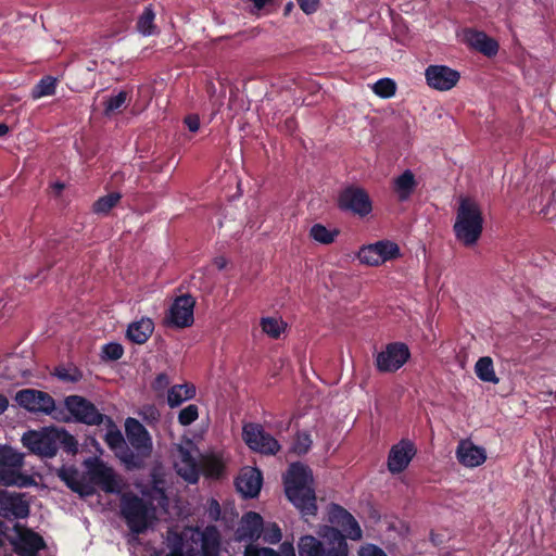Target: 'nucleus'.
Wrapping results in <instances>:
<instances>
[{
  "instance_id": "1",
  "label": "nucleus",
  "mask_w": 556,
  "mask_h": 556,
  "mask_svg": "<svg viewBox=\"0 0 556 556\" xmlns=\"http://www.w3.org/2000/svg\"><path fill=\"white\" fill-rule=\"evenodd\" d=\"M328 520L332 525L319 529L320 540L304 535L298 543L299 556H349L346 539L359 541L363 531L357 520L343 507L331 504Z\"/></svg>"
},
{
  "instance_id": "2",
  "label": "nucleus",
  "mask_w": 556,
  "mask_h": 556,
  "mask_svg": "<svg viewBox=\"0 0 556 556\" xmlns=\"http://www.w3.org/2000/svg\"><path fill=\"white\" fill-rule=\"evenodd\" d=\"M84 466L90 482H86L74 467H62L58 476L71 490L81 496L93 494L94 485L100 486L106 493L121 492L123 488L122 479L103 460L91 457L84 462Z\"/></svg>"
},
{
  "instance_id": "3",
  "label": "nucleus",
  "mask_w": 556,
  "mask_h": 556,
  "mask_svg": "<svg viewBox=\"0 0 556 556\" xmlns=\"http://www.w3.org/2000/svg\"><path fill=\"white\" fill-rule=\"evenodd\" d=\"M219 541V532L214 526H207L203 531L197 528H186L181 533L168 531L170 552L166 556H218Z\"/></svg>"
},
{
  "instance_id": "4",
  "label": "nucleus",
  "mask_w": 556,
  "mask_h": 556,
  "mask_svg": "<svg viewBox=\"0 0 556 556\" xmlns=\"http://www.w3.org/2000/svg\"><path fill=\"white\" fill-rule=\"evenodd\" d=\"M200 456L198 447L191 441L180 444L177 448L175 469L178 476L189 483L198 482L201 467L204 473L212 478H218L223 472L224 459L219 454L212 453L202 457L201 465Z\"/></svg>"
},
{
  "instance_id": "5",
  "label": "nucleus",
  "mask_w": 556,
  "mask_h": 556,
  "mask_svg": "<svg viewBox=\"0 0 556 556\" xmlns=\"http://www.w3.org/2000/svg\"><path fill=\"white\" fill-rule=\"evenodd\" d=\"M313 484V475L308 467L292 464L285 476V490L289 501L304 516L315 515L317 510L316 496Z\"/></svg>"
},
{
  "instance_id": "6",
  "label": "nucleus",
  "mask_w": 556,
  "mask_h": 556,
  "mask_svg": "<svg viewBox=\"0 0 556 556\" xmlns=\"http://www.w3.org/2000/svg\"><path fill=\"white\" fill-rule=\"evenodd\" d=\"M456 239L466 247H472L481 237L483 216L479 204L468 197H460L453 226Z\"/></svg>"
},
{
  "instance_id": "7",
  "label": "nucleus",
  "mask_w": 556,
  "mask_h": 556,
  "mask_svg": "<svg viewBox=\"0 0 556 556\" xmlns=\"http://www.w3.org/2000/svg\"><path fill=\"white\" fill-rule=\"evenodd\" d=\"M24 454L0 445V484L27 488L36 484L35 478L23 470Z\"/></svg>"
},
{
  "instance_id": "8",
  "label": "nucleus",
  "mask_w": 556,
  "mask_h": 556,
  "mask_svg": "<svg viewBox=\"0 0 556 556\" xmlns=\"http://www.w3.org/2000/svg\"><path fill=\"white\" fill-rule=\"evenodd\" d=\"M16 403L34 414H43L60 421H66L64 413L56 408L54 399L47 392L36 389H23L15 394Z\"/></svg>"
},
{
  "instance_id": "9",
  "label": "nucleus",
  "mask_w": 556,
  "mask_h": 556,
  "mask_svg": "<svg viewBox=\"0 0 556 556\" xmlns=\"http://www.w3.org/2000/svg\"><path fill=\"white\" fill-rule=\"evenodd\" d=\"M121 509L127 526L136 533L143 532L155 519L154 507L138 496H124Z\"/></svg>"
},
{
  "instance_id": "10",
  "label": "nucleus",
  "mask_w": 556,
  "mask_h": 556,
  "mask_svg": "<svg viewBox=\"0 0 556 556\" xmlns=\"http://www.w3.org/2000/svg\"><path fill=\"white\" fill-rule=\"evenodd\" d=\"M64 405L72 417L89 426H99L106 421L111 424V418L101 414L98 408L87 399L79 395H68L64 400Z\"/></svg>"
},
{
  "instance_id": "11",
  "label": "nucleus",
  "mask_w": 556,
  "mask_h": 556,
  "mask_svg": "<svg viewBox=\"0 0 556 556\" xmlns=\"http://www.w3.org/2000/svg\"><path fill=\"white\" fill-rule=\"evenodd\" d=\"M400 256V248L395 242L381 240L363 247L358 252V260L368 266H380Z\"/></svg>"
},
{
  "instance_id": "12",
  "label": "nucleus",
  "mask_w": 556,
  "mask_h": 556,
  "mask_svg": "<svg viewBox=\"0 0 556 556\" xmlns=\"http://www.w3.org/2000/svg\"><path fill=\"white\" fill-rule=\"evenodd\" d=\"M56 428L41 431H28L23 434L22 442L34 454L51 458L56 454Z\"/></svg>"
},
{
  "instance_id": "13",
  "label": "nucleus",
  "mask_w": 556,
  "mask_h": 556,
  "mask_svg": "<svg viewBox=\"0 0 556 556\" xmlns=\"http://www.w3.org/2000/svg\"><path fill=\"white\" fill-rule=\"evenodd\" d=\"M409 350L406 344L390 343L376 355V366L381 372H394L399 370L409 358Z\"/></svg>"
},
{
  "instance_id": "14",
  "label": "nucleus",
  "mask_w": 556,
  "mask_h": 556,
  "mask_svg": "<svg viewBox=\"0 0 556 556\" xmlns=\"http://www.w3.org/2000/svg\"><path fill=\"white\" fill-rule=\"evenodd\" d=\"M242 437L251 450L262 454H276L280 448L278 441L256 424L245 425Z\"/></svg>"
},
{
  "instance_id": "15",
  "label": "nucleus",
  "mask_w": 556,
  "mask_h": 556,
  "mask_svg": "<svg viewBox=\"0 0 556 556\" xmlns=\"http://www.w3.org/2000/svg\"><path fill=\"white\" fill-rule=\"evenodd\" d=\"M29 515V501L25 493L0 491V517L7 520L24 519Z\"/></svg>"
},
{
  "instance_id": "16",
  "label": "nucleus",
  "mask_w": 556,
  "mask_h": 556,
  "mask_svg": "<svg viewBox=\"0 0 556 556\" xmlns=\"http://www.w3.org/2000/svg\"><path fill=\"white\" fill-rule=\"evenodd\" d=\"M14 535L10 542L14 552L20 556H36L37 553L45 548L43 539L34 531L15 525L13 528Z\"/></svg>"
},
{
  "instance_id": "17",
  "label": "nucleus",
  "mask_w": 556,
  "mask_h": 556,
  "mask_svg": "<svg viewBox=\"0 0 556 556\" xmlns=\"http://www.w3.org/2000/svg\"><path fill=\"white\" fill-rule=\"evenodd\" d=\"M425 78L430 88L448 91L457 85L460 75L446 65H429L425 71Z\"/></svg>"
},
{
  "instance_id": "18",
  "label": "nucleus",
  "mask_w": 556,
  "mask_h": 556,
  "mask_svg": "<svg viewBox=\"0 0 556 556\" xmlns=\"http://www.w3.org/2000/svg\"><path fill=\"white\" fill-rule=\"evenodd\" d=\"M339 205L342 210L351 211L362 217L368 215L372 208L367 192L357 187L344 189L339 197Z\"/></svg>"
},
{
  "instance_id": "19",
  "label": "nucleus",
  "mask_w": 556,
  "mask_h": 556,
  "mask_svg": "<svg viewBox=\"0 0 556 556\" xmlns=\"http://www.w3.org/2000/svg\"><path fill=\"white\" fill-rule=\"evenodd\" d=\"M125 431L129 444L136 450L138 455L147 457L151 454L153 447L152 439L141 422L135 418H127Z\"/></svg>"
},
{
  "instance_id": "20",
  "label": "nucleus",
  "mask_w": 556,
  "mask_h": 556,
  "mask_svg": "<svg viewBox=\"0 0 556 556\" xmlns=\"http://www.w3.org/2000/svg\"><path fill=\"white\" fill-rule=\"evenodd\" d=\"M415 454L414 443L407 439L401 440L389 452L388 470L393 475L403 472L410 464Z\"/></svg>"
},
{
  "instance_id": "21",
  "label": "nucleus",
  "mask_w": 556,
  "mask_h": 556,
  "mask_svg": "<svg viewBox=\"0 0 556 556\" xmlns=\"http://www.w3.org/2000/svg\"><path fill=\"white\" fill-rule=\"evenodd\" d=\"M462 41L471 49L479 51L486 56H494L498 51V43L484 31L473 28H465L459 34Z\"/></svg>"
},
{
  "instance_id": "22",
  "label": "nucleus",
  "mask_w": 556,
  "mask_h": 556,
  "mask_svg": "<svg viewBox=\"0 0 556 556\" xmlns=\"http://www.w3.org/2000/svg\"><path fill=\"white\" fill-rule=\"evenodd\" d=\"M194 300L190 295L177 298L170 306L167 320L175 327L184 328L193 323Z\"/></svg>"
},
{
  "instance_id": "23",
  "label": "nucleus",
  "mask_w": 556,
  "mask_h": 556,
  "mask_svg": "<svg viewBox=\"0 0 556 556\" xmlns=\"http://www.w3.org/2000/svg\"><path fill=\"white\" fill-rule=\"evenodd\" d=\"M455 454L458 463L467 468L478 467L486 459L485 448L473 444L470 440H462Z\"/></svg>"
},
{
  "instance_id": "24",
  "label": "nucleus",
  "mask_w": 556,
  "mask_h": 556,
  "mask_svg": "<svg viewBox=\"0 0 556 556\" xmlns=\"http://www.w3.org/2000/svg\"><path fill=\"white\" fill-rule=\"evenodd\" d=\"M236 488L244 497H255L262 488V473L255 468H244L236 480Z\"/></svg>"
},
{
  "instance_id": "25",
  "label": "nucleus",
  "mask_w": 556,
  "mask_h": 556,
  "mask_svg": "<svg viewBox=\"0 0 556 556\" xmlns=\"http://www.w3.org/2000/svg\"><path fill=\"white\" fill-rule=\"evenodd\" d=\"M263 527V518L260 514L249 511L242 516L238 530L237 538L239 541H255L261 538V529Z\"/></svg>"
},
{
  "instance_id": "26",
  "label": "nucleus",
  "mask_w": 556,
  "mask_h": 556,
  "mask_svg": "<svg viewBox=\"0 0 556 556\" xmlns=\"http://www.w3.org/2000/svg\"><path fill=\"white\" fill-rule=\"evenodd\" d=\"M416 187L415 175L409 169H406L393 180V190L400 201L408 200Z\"/></svg>"
},
{
  "instance_id": "27",
  "label": "nucleus",
  "mask_w": 556,
  "mask_h": 556,
  "mask_svg": "<svg viewBox=\"0 0 556 556\" xmlns=\"http://www.w3.org/2000/svg\"><path fill=\"white\" fill-rule=\"evenodd\" d=\"M153 329L154 324L150 318H141L128 326L127 337L130 341L142 344L150 338Z\"/></svg>"
},
{
  "instance_id": "28",
  "label": "nucleus",
  "mask_w": 556,
  "mask_h": 556,
  "mask_svg": "<svg viewBox=\"0 0 556 556\" xmlns=\"http://www.w3.org/2000/svg\"><path fill=\"white\" fill-rule=\"evenodd\" d=\"M195 396V387L191 383L175 384L167 393V403L170 407H177L184 402Z\"/></svg>"
},
{
  "instance_id": "29",
  "label": "nucleus",
  "mask_w": 556,
  "mask_h": 556,
  "mask_svg": "<svg viewBox=\"0 0 556 556\" xmlns=\"http://www.w3.org/2000/svg\"><path fill=\"white\" fill-rule=\"evenodd\" d=\"M130 102V97L127 91L121 90L115 94L109 96L104 102V115L112 116L116 113H119L124 108H126Z\"/></svg>"
},
{
  "instance_id": "30",
  "label": "nucleus",
  "mask_w": 556,
  "mask_h": 556,
  "mask_svg": "<svg viewBox=\"0 0 556 556\" xmlns=\"http://www.w3.org/2000/svg\"><path fill=\"white\" fill-rule=\"evenodd\" d=\"M475 374L484 382L498 383V378L494 370L493 361L489 356L480 357L475 365Z\"/></svg>"
},
{
  "instance_id": "31",
  "label": "nucleus",
  "mask_w": 556,
  "mask_h": 556,
  "mask_svg": "<svg viewBox=\"0 0 556 556\" xmlns=\"http://www.w3.org/2000/svg\"><path fill=\"white\" fill-rule=\"evenodd\" d=\"M111 427L105 434V442L108 445L115 451V453L121 457V459L126 464H131L128 459L127 455H121L119 453L125 450V439L122 432L113 425L109 424Z\"/></svg>"
},
{
  "instance_id": "32",
  "label": "nucleus",
  "mask_w": 556,
  "mask_h": 556,
  "mask_svg": "<svg viewBox=\"0 0 556 556\" xmlns=\"http://www.w3.org/2000/svg\"><path fill=\"white\" fill-rule=\"evenodd\" d=\"M261 327L265 334L273 339H278L287 329V324L279 317H263Z\"/></svg>"
},
{
  "instance_id": "33",
  "label": "nucleus",
  "mask_w": 556,
  "mask_h": 556,
  "mask_svg": "<svg viewBox=\"0 0 556 556\" xmlns=\"http://www.w3.org/2000/svg\"><path fill=\"white\" fill-rule=\"evenodd\" d=\"M56 78L52 76H46L41 78L31 90V98L38 100L43 97H49L55 93Z\"/></svg>"
},
{
  "instance_id": "34",
  "label": "nucleus",
  "mask_w": 556,
  "mask_h": 556,
  "mask_svg": "<svg viewBox=\"0 0 556 556\" xmlns=\"http://www.w3.org/2000/svg\"><path fill=\"white\" fill-rule=\"evenodd\" d=\"M122 195L118 192H111L99 198L92 206L96 214L105 215L119 202Z\"/></svg>"
},
{
  "instance_id": "35",
  "label": "nucleus",
  "mask_w": 556,
  "mask_h": 556,
  "mask_svg": "<svg viewBox=\"0 0 556 556\" xmlns=\"http://www.w3.org/2000/svg\"><path fill=\"white\" fill-rule=\"evenodd\" d=\"M338 233L337 229L327 228L321 224H315L309 230L311 237L321 244L332 243Z\"/></svg>"
},
{
  "instance_id": "36",
  "label": "nucleus",
  "mask_w": 556,
  "mask_h": 556,
  "mask_svg": "<svg viewBox=\"0 0 556 556\" xmlns=\"http://www.w3.org/2000/svg\"><path fill=\"white\" fill-rule=\"evenodd\" d=\"M154 17L155 14L153 10L150 7H147L137 23V28L140 34L143 36H151L155 33Z\"/></svg>"
},
{
  "instance_id": "37",
  "label": "nucleus",
  "mask_w": 556,
  "mask_h": 556,
  "mask_svg": "<svg viewBox=\"0 0 556 556\" xmlns=\"http://www.w3.org/2000/svg\"><path fill=\"white\" fill-rule=\"evenodd\" d=\"M261 536L263 538L265 543L268 544H277L282 539V533L279 526L275 522H263V527L261 529Z\"/></svg>"
},
{
  "instance_id": "38",
  "label": "nucleus",
  "mask_w": 556,
  "mask_h": 556,
  "mask_svg": "<svg viewBox=\"0 0 556 556\" xmlns=\"http://www.w3.org/2000/svg\"><path fill=\"white\" fill-rule=\"evenodd\" d=\"M395 90H396L395 83L389 78L379 79L372 86V91L380 98H384V99H388V98H391L392 96H394Z\"/></svg>"
},
{
  "instance_id": "39",
  "label": "nucleus",
  "mask_w": 556,
  "mask_h": 556,
  "mask_svg": "<svg viewBox=\"0 0 556 556\" xmlns=\"http://www.w3.org/2000/svg\"><path fill=\"white\" fill-rule=\"evenodd\" d=\"M56 451L63 446L67 452L75 453L77 451L76 439L63 429H56Z\"/></svg>"
},
{
  "instance_id": "40",
  "label": "nucleus",
  "mask_w": 556,
  "mask_h": 556,
  "mask_svg": "<svg viewBox=\"0 0 556 556\" xmlns=\"http://www.w3.org/2000/svg\"><path fill=\"white\" fill-rule=\"evenodd\" d=\"M54 375L64 382H77L81 379V372L76 367H58Z\"/></svg>"
},
{
  "instance_id": "41",
  "label": "nucleus",
  "mask_w": 556,
  "mask_h": 556,
  "mask_svg": "<svg viewBox=\"0 0 556 556\" xmlns=\"http://www.w3.org/2000/svg\"><path fill=\"white\" fill-rule=\"evenodd\" d=\"M199 417V407L195 404H189L178 414V421L181 426H189Z\"/></svg>"
},
{
  "instance_id": "42",
  "label": "nucleus",
  "mask_w": 556,
  "mask_h": 556,
  "mask_svg": "<svg viewBox=\"0 0 556 556\" xmlns=\"http://www.w3.org/2000/svg\"><path fill=\"white\" fill-rule=\"evenodd\" d=\"M311 445V435L306 432H302L296 435L295 441L292 445V451L298 455H302L308 452Z\"/></svg>"
},
{
  "instance_id": "43",
  "label": "nucleus",
  "mask_w": 556,
  "mask_h": 556,
  "mask_svg": "<svg viewBox=\"0 0 556 556\" xmlns=\"http://www.w3.org/2000/svg\"><path fill=\"white\" fill-rule=\"evenodd\" d=\"M124 354V349L119 343L110 342L102 346V357L110 361H117Z\"/></svg>"
},
{
  "instance_id": "44",
  "label": "nucleus",
  "mask_w": 556,
  "mask_h": 556,
  "mask_svg": "<svg viewBox=\"0 0 556 556\" xmlns=\"http://www.w3.org/2000/svg\"><path fill=\"white\" fill-rule=\"evenodd\" d=\"M262 556H295V551L292 543L283 542L278 552L269 547H263Z\"/></svg>"
},
{
  "instance_id": "45",
  "label": "nucleus",
  "mask_w": 556,
  "mask_h": 556,
  "mask_svg": "<svg viewBox=\"0 0 556 556\" xmlns=\"http://www.w3.org/2000/svg\"><path fill=\"white\" fill-rule=\"evenodd\" d=\"M169 383V377L166 374L162 372L155 377L154 381L152 382V388L153 390L161 392L168 388Z\"/></svg>"
},
{
  "instance_id": "46",
  "label": "nucleus",
  "mask_w": 556,
  "mask_h": 556,
  "mask_svg": "<svg viewBox=\"0 0 556 556\" xmlns=\"http://www.w3.org/2000/svg\"><path fill=\"white\" fill-rule=\"evenodd\" d=\"M359 556H387V554L378 546L374 544H366L361 547L358 552Z\"/></svg>"
},
{
  "instance_id": "47",
  "label": "nucleus",
  "mask_w": 556,
  "mask_h": 556,
  "mask_svg": "<svg viewBox=\"0 0 556 556\" xmlns=\"http://www.w3.org/2000/svg\"><path fill=\"white\" fill-rule=\"evenodd\" d=\"M300 8L306 13H314L318 8L319 0H296Z\"/></svg>"
},
{
  "instance_id": "48",
  "label": "nucleus",
  "mask_w": 556,
  "mask_h": 556,
  "mask_svg": "<svg viewBox=\"0 0 556 556\" xmlns=\"http://www.w3.org/2000/svg\"><path fill=\"white\" fill-rule=\"evenodd\" d=\"M185 124L191 132H197L200 128V119L197 115H188L185 118Z\"/></svg>"
},
{
  "instance_id": "49",
  "label": "nucleus",
  "mask_w": 556,
  "mask_h": 556,
  "mask_svg": "<svg viewBox=\"0 0 556 556\" xmlns=\"http://www.w3.org/2000/svg\"><path fill=\"white\" fill-rule=\"evenodd\" d=\"M262 555H263V547H258L252 543L245 547V551L243 553V556H262Z\"/></svg>"
},
{
  "instance_id": "50",
  "label": "nucleus",
  "mask_w": 556,
  "mask_h": 556,
  "mask_svg": "<svg viewBox=\"0 0 556 556\" xmlns=\"http://www.w3.org/2000/svg\"><path fill=\"white\" fill-rule=\"evenodd\" d=\"M214 265L218 268V269H224L227 265V261L225 257L223 256H219V257H216L214 260Z\"/></svg>"
},
{
  "instance_id": "51",
  "label": "nucleus",
  "mask_w": 556,
  "mask_h": 556,
  "mask_svg": "<svg viewBox=\"0 0 556 556\" xmlns=\"http://www.w3.org/2000/svg\"><path fill=\"white\" fill-rule=\"evenodd\" d=\"M251 2L256 10H261L269 2V0H251Z\"/></svg>"
},
{
  "instance_id": "52",
  "label": "nucleus",
  "mask_w": 556,
  "mask_h": 556,
  "mask_svg": "<svg viewBox=\"0 0 556 556\" xmlns=\"http://www.w3.org/2000/svg\"><path fill=\"white\" fill-rule=\"evenodd\" d=\"M9 402L5 396L0 395V414L8 408Z\"/></svg>"
},
{
  "instance_id": "53",
  "label": "nucleus",
  "mask_w": 556,
  "mask_h": 556,
  "mask_svg": "<svg viewBox=\"0 0 556 556\" xmlns=\"http://www.w3.org/2000/svg\"><path fill=\"white\" fill-rule=\"evenodd\" d=\"M9 132V127L4 123H0V137L7 135Z\"/></svg>"
},
{
  "instance_id": "54",
  "label": "nucleus",
  "mask_w": 556,
  "mask_h": 556,
  "mask_svg": "<svg viewBox=\"0 0 556 556\" xmlns=\"http://www.w3.org/2000/svg\"><path fill=\"white\" fill-rule=\"evenodd\" d=\"M53 189L56 191V193H60L64 189V185L62 182H55L53 185Z\"/></svg>"
}]
</instances>
